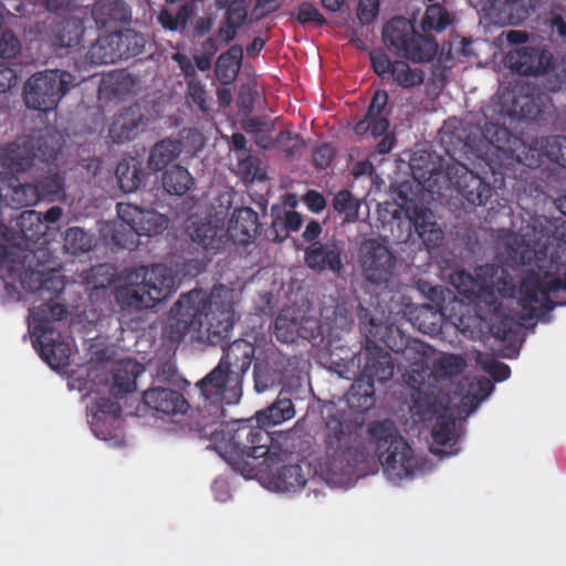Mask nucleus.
I'll return each mask as SVG.
<instances>
[{
    "mask_svg": "<svg viewBox=\"0 0 566 566\" xmlns=\"http://www.w3.org/2000/svg\"><path fill=\"white\" fill-rule=\"evenodd\" d=\"M137 233L126 224H115L112 230V242L122 249L133 250L137 245Z\"/></svg>",
    "mask_w": 566,
    "mask_h": 566,
    "instance_id": "56",
    "label": "nucleus"
},
{
    "mask_svg": "<svg viewBox=\"0 0 566 566\" xmlns=\"http://www.w3.org/2000/svg\"><path fill=\"white\" fill-rule=\"evenodd\" d=\"M384 46L370 50L369 59L374 72L385 77L390 75L392 81L402 88L420 86L424 82V72L418 67H411L406 61H390Z\"/></svg>",
    "mask_w": 566,
    "mask_h": 566,
    "instance_id": "15",
    "label": "nucleus"
},
{
    "mask_svg": "<svg viewBox=\"0 0 566 566\" xmlns=\"http://www.w3.org/2000/svg\"><path fill=\"white\" fill-rule=\"evenodd\" d=\"M223 22L217 35H237L249 20L248 0H232L224 8Z\"/></svg>",
    "mask_w": 566,
    "mask_h": 566,
    "instance_id": "37",
    "label": "nucleus"
},
{
    "mask_svg": "<svg viewBox=\"0 0 566 566\" xmlns=\"http://www.w3.org/2000/svg\"><path fill=\"white\" fill-rule=\"evenodd\" d=\"M115 174L119 188L124 192L137 190L145 177L140 163L134 157L122 159L117 164Z\"/></svg>",
    "mask_w": 566,
    "mask_h": 566,
    "instance_id": "38",
    "label": "nucleus"
},
{
    "mask_svg": "<svg viewBox=\"0 0 566 566\" xmlns=\"http://www.w3.org/2000/svg\"><path fill=\"white\" fill-rule=\"evenodd\" d=\"M232 298V291L222 285L209 295L196 289L182 294L170 310L164 339L178 344L189 331H195L198 339L222 346L234 324Z\"/></svg>",
    "mask_w": 566,
    "mask_h": 566,
    "instance_id": "2",
    "label": "nucleus"
},
{
    "mask_svg": "<svg viewBox=\"0 0 566 566\" xmlns=\"http://www.w3.org/2000/svg\"><path fill=\"white\" fill-rule=\"evenodd\" d=\"M437 38H381L384 48L397 57L416 64L429 63L437 55Z\"/></svg>",
    "mask_w": 566,
    "mask_h": 566,
    "instance_id": "17",
    "label": "nucleus"
},
{
    "mask_svg": "<svg viewBox=\"0 0 566 566\" xmlns=\"http://www.w3.org/2000/svg\"><path fill=\"white\" fill-rule=\"evenodd\" d=\"M394 253L376 239L365 240L359 248V264L365 279L374 284L388 283L395 268Z\"/></svg>",
    "mask_w": 566,
    "mask_h": 566,
    "instance_id": "14",
    "label": "nucleus"
},
{
    "mask_svg": "<svg viewBox=\"0 0 566 566\" xmlns=\"http://www.w3.org/2000/svg\"><path fill=\"white\" fill-rule=\"evenodd\" d=\"M473 392L463 396L461 403L463 407H469L470 410L475 409L479 403L484 400L492 391L493 384L485 377H480L474 384L471 385Z\"/></svg>",
    "mask_w": 566,
    "mask_h": 566,
    "instance_id": "53",
    "label": "nucleus"
},
{
    "mask_svg": "<svg viewBox=\"0 0 566 566\" xmlns=\"http://www.w3.org/2000/svg\"><path fill=\"white\" fill-rule=\"evenodd\" d=\"M51 258L48 249L27 251L0 243V270H6L12 277L18 276L22 287L29 292H36L43 287L45 273L53 269Z\"/></svg>",
    "mask_w": 566,
    "mask_h": 566,
    "instance_id": "9",
    "label": "nucleus"
},
{
    "mask_svg": "<svg viewBox=\"0 0 566 566\" xmlns=\"http://www.w3.org/2000/svg\"><path fill=\"white\" fill-rule=\"evenodd\" d=\"M201 438L211 442L217 451L235 471L251 472L248 459L264 458L269 469L283 462L287 451L274 442L271 433L261 424L252 426L248 421L226 423L222 419L217 423H199L197 428Z\"/></svg>",
    "mask_w": 566,
    "mask_h": 566,
    "instance_id": "3",
    "label": "nucleus"
},
{
    "mask_svg": "<svg viewBox=\"0 0 566 566\" xmlns=\"http://www.w3.org/2000/svg\"><path fill=\"white\" fill-rule=\"evenodd\" d=\"M365 345L361 349L358 363L360 374L373 381L384 384L392 378L395 365L391 355L380 345H385L394 353L415 350L422 355L427 353L424 343L417 339H405L398 327L377 324L371 317L368 324H364Z\"/></svg>",
    "mask_w": 566,
    "mask_h": 566,
    "instance_id": "4",
    "label": "nucleus"
},
{
    "mask_svg": "<svg viewBox=\"0 0 566 566\" xmlns=\"http://www.w3.org/2000/svg\"><path fill=\"white\" fill-rule=\"evenodd\" d=\"M380 1L379 0H358L356 15L363 25L374 23L379 14Z\"/></svg>",
    "mask_w": 566,
    "mask_h": 566,
    "instance_id": "58",
    "label": "nucleus"
},
{
    "mask_svg": "<svg viewBox=\"0 0 566 566\" xmlns=\"http://www.w3.org/2000/svg\"><path fill=\"white\" fill-rule=\"evenodd\" d=\"M259 214L250 207H241L232 212L226 230L228 240L237 244H249L261 233Z\"/></svg>",
    "mask_w": 566,
    "mask_h": 566,
    "instance_id": "23",
    "label": "nucleus"
},
{
    "mask_svg": "<svg viewBox=\"0 0 566 566\" xmlns=\"http://www.w3.org/2000/svg\"><path fill=\"white\" fill-rule=\"evenodd\" d=\"M455 416L454 413L444 408L436 419L434 427L432 429V438L437 444L447 447L453 446L455 440Z\"/></svg>",
    "mask_w": 566,
    "mask_h": 566,
    "instance_id": "43",
    "label": "nucleus"
},
{
    "mask_svg": "<svg viewBox=\"0 0 566 566\" xmlns=\"http://www.w3.org/2000/svg\"><path fill=\"white\" fill-rule=\"evenodd\" d=\"M91 237L81 228L72 227L66 230L64 235V249L73 254L80 255L91 250Z\"/></svg>",
    "mask_w": 566,
    "mask_h": 566,
    "instance_id": "50",
    "label": "nucleus"
},
{
    "mask_svg": "<svg viewBox=\"0 0 566 566\" xmlns=\"http://www.w3.org/2000/svg\"><path fill=\"white\" fill-rule=\"evenodd\" d=\"M117 216L122 224L129 226L134 230L136 222L143 214L142 208L129 202H118L116 206Z\"/></svg>",
    "mask_w": 566,
    "mask_h": 566,
    "instance_id": "60",
    "label": "nucleus"
},
{
    "mask_svg": "<svg viewBox=\"0 0 566 566\" xmlns=\"http://www.w3.org/2000/svg\"><path fill=\"white\" fill-rule=\"evenodd\" d=\"M515 323L512 318L505 316V317H497L496 321H494L491 324V332L493 335L501 340L511 339L512 336L515 334Z\"/></svg>",
    "mask_w": 566,
    "mask_h": 566,
    "instance_id": "64",
    "label": "nucleus"
},
{
    "mask_svg": "<svg viewBox=\"0 0 566 566\" xmlns=\"http://www.w3.org/2000/svg\"><path fill=\"white\" fill-rule=\"evenodd\" d=\"M184 148L178 138L166 137L157 142L150 149L147 165L153 171H160L176 160Z\"/></svg>",
    "mask_w": 566,
    "mask_h": 566,
    "instance_id": "34",
    "label": "nucleus"
},
{
    "mask_svg": "<svg viewBox=\"0 0 566 566\" xmlns=\"http://www.w3.org/2000/svg\"><path fill=\"white\" fill-rule=\"evenodd\" d=\"M242 382L232 378V374L221 365H217L209 374L197 382L201 403L198 406L199 423H217L224 418V403H231L241 396Z\"/></svg>",
    "mask_w": 566,
    "mask_h": 566,
    "instance_id": "8",
    "label": "nucleus"
},
{
    "mask_svg": "<svg viewBox=\"0 0 566 566\" xmlns=\"http://www.w3.org/2000/svg\"><path fill=\"white\" fill-rule=\"evenodd\" d=\"M143 366L133 359L119 360L113 370V381L109 392L115 398H123L126 394L136 389L137 377L142 374Z\"/></svg>",
    "mask_w": 566,
    "mask_h": 566,
    "instance_id": "29",
    "label": "nucleus"
},
{
    "mask_svg": "<svg viewBox=\"0 0 566 566\" xmlns=\"http://www.w3.org/2000/svg\"><path fill=\"white\" fill-rule=\"evenodd\" d=\"M381 35H422L416 30L415 21L402 15H396L388 20Z\"/></svg>",
    "mask_w": 566,
    "mask_h": 566,
    "instance_id": "54",
    "label": "nucleus"
},
{
    "mask_svg": "<svg viewBox=\"0 0 566 566\" xmlns=\"http://www.w3.org/2000/svg\"><path fill=\"white\" fill-rule=\"evenodd\" d=\"M298 318L290 310H284L275 318L274 334L281 343L290 344L297 339Z\"/></svg>",
    "mask_w": 566,
    "mask_h": 566,
    "instance_id": "46",
    "label": "nucleus"
},
{
    "mask_svg": "<svg viewBox=\"0 0 566 566\" xmlns=\"http://www.w3.org/2000/svg\"><path fill=\"white\" fill-rule=\"evenodd\" d=\"M187 96L201 112L209 111V106L207 103V92L203 84L200 81L196 78H190L187 82Z\"/></svg>",
    "mask_w": 566,
    "mask_h": 566,
    "instance_id": "59",
    "label": "nucleus"
},
{
    "mask_svg": "<svg viewBox=\"0 0 566 566\" xmlns=\"http://www.w3.org/2000/svg\"><path fill=\"white\" fill-rule=\"evenodd\" d=\"M53 138L46 136H22L1 149L2 165L13 172H25L36 161H54L59 149L51 145Z\"/></svg>",
    "mask_w": 566,
    "mask_h": 566,
    "instance_id": "12",
    "label": "nucleus"
},
{
    "mask_svg": "<svg viewBox=\"0 0 566 566\" xmlns=\"http://www.w3.org/2000/svg\"><path fill=\"white\" fill-rule=\"evenodd\" d=\"M134 40L136 45L139 44L138 40L145 45L146 38H96V41L91 45L88 50V56L94 64H113L118 60L128 59L132 55H136L139 52H129V49L122 51L120 44L129 45Z\"/></svg>",
    "mask_w": 566,
    "mask_h": 566,
    "instance_id": "27",
    "label": "nucleus"
},
{
    "mask_svg": "<svg viewBox=\"0 0 566 566\" xmlns=\"http://www.w3.org/2000/svg\"><path fill=\"white\" fill-rule=\"evenodd\" d=\"M367 433L389 480L400 481L412 478L421 469V460L415 455L412 448L400 434L392 420L369 422Z\"/></svg>",
    "mask_w": 566,
    "mask_h": 566,
    "instance_id": "5",
    "label": "nucleus"
},
{
    "mask_svg": "<svg viewBox=\"0 0 566 566\" xmlns=\"http://www.w3.org/2000/svg\"><path fill=\"white\" fill-rule=\"evenodd\" d=\"M143 402L149 409L165 416L184 415L190 407L180 391L166 387H150L145 390Z\"/></svg>",
    "mask_w": 566,
    "mask_h": 566,
    "instance_id": "21",
    "label": "nucleus"
},
{
    "mask_svg": "<svg viewBox=\"0 0 566 566\" xmlns=\"http://www.w3.org/2000/svg\"><path fill=\"white\" fill-rule=\"evenodd\" d=\"M518 304L532 319L566 304V273L563 277L543 280L536 272L528 273L518 287Z\"/></svg>",
    "mask_w": 566,
    "mask_h": 566,
    "instance_id": "10",
    "label": "nucleus"
},
{
    "mask_svg": "<svg viewBox=\"0 0 566 566\" xmlns=\"http://www.w3.org/2000/svg\"><path fill=\"white\" fill-rule=\"evenodd\" d=\"M242 57L243 50L239 45L231 46L218 57L214 74L222 85H228L235 81L241 67Z\"/></svg>",
    "mask_w": 566,
    "mask_h": 566,
    "instance_id": "36",
    "label": "nucleus"
},
{
    "mask_svg": "<svg viewBox=\"0 0 566 566\" xmlns=\"http://www.w3.org/2000/svg\"><path fill=\"white\" fill-rule=\"evenodd\" d=\"M295 409L289 390H281L275 401L256 412V422L262 428L280 424L294 417Z\"/></svg>",
    "mask_w": 566,
    "mask_h": 566,
    "instance_id": "30",
    "label": "nucleus"
},
{
    "mask_svg": "<svg viewBox=\"0 0 566 566\" xmlns=\"http://www.w3.org/2000/svg\"><path fill=\"white\" fill-rule=\"evenodd\" d=\"M41 212L35 210H25L20 214L18 226L23 238L36 242L45 235L48 226L41 222Z\"/></svg>",
    "mask_w": 566,
    "mask_h": 566,
    "instance_id": "44",
    "label": "nucleus"
},
{
    "mask_svg": "<svg viewBox=\"0 0 566 566\" xmlns=\"http://www.w3.org/2000/svg\"><path fill=\"white\" fill-rule=\"evenodd\" d=\"M237 169L243 180L253 181L260 171L259 161L255 157L248 154L244 157L238 158Z\"/></svg>",
    "mask_w": 566,
    "mask_h": 566,
    "instance_id": "62",
    "label": "nucleus"
},
{
    "mask_svg": "<svg viewBox=\"0 0 566 566\" xmlns=\"http://www.w3.org/2000/svg\"><path fill=\"white\" fill-rule=\"evenodd\" d=\"M405 216L408 224L405 241L416 235L428 249L440 245L443 233L429 208L415 203L412 207H407Z\"/></svg>",
    "mask_w": 566,
    "mask_h": 566,
    "instance_id": "16",
    "label": "nucleus"
},
{
    "mask_svg": "<svg viewBox=\"0 0 566 566\" xmlns=\"http://www.w3.org/2000/svg\"><path fill=\"white\" fill-rule=\"evenodd\" d=\"M168 227V219L153 210H143V214L134 228L137 235L151 237L164 232Z\"/></svg>",
    "mask_w": 566,
    "mask_h": 566,
    "instance_id": "47",
    "label": "nucleus"
},
{
    "mask_svg": "<svg viewBox=\"0 0 566 566\" xmlns=\"http://www.w3.org/2000/svg\"><path fill=\"white\" fill-rule=\"evenodd\" d=\"M251 20H261L280 8V0H248Z\"/></svg>",
    "mask_w": 566,
    "mask_h": 566,
    "instance_id": "63",
    "label": "nucleus"
},
{
    "mask_svg": "<svg viewBox=\"0 0 566 566\" xmlns=\"http://www.w3.org/2000/svg\"><path fill=\"white\" fill-rule=\"evenodd\" d=\"M21 42L20 38H0V57L2 59H18V63H35L40 57H31L23 60L21 56Z\"/></svg>",
    "mask_w": 566,
    "mask_h": 566,
    "instance_id": "57",
    "label": "nucleus"
},
{
    "mask_svg": "<svg viewBox=\"0 0 566 566\" xmlns=\"http://www.w3.org/2000/svg\"><path fill=\"white\" fill-rule=\"evenodd\" d=\"M343 248L337 240L314 241L304 250L306 266L315 273L331 272L340 275L343 271Z\"/></svg>",
    "mask_w": 566,
    "mask_h": 566,
    "instance_id": "18",
    "label": "nucleus"
},
{
    "mask_svg": "<svg viewBox=\"0 0 566 566\" xmlns=\"http://www.w3.org/2000/svg\"><path fill=\"white\" fill-rule=\"evenodd\" d=\"M502 112L513 119L536 122L544 109L539 96L512 91L502 96Z\"/></svg>",
    "mask_w": 566,
    "mask_h": 566,
    "instance_id": "25",
    "label": "nucleus"
},
{
    "mask_svg": "<svg viewBox=\"0 0 566 566\" xmlns=\"http://www.w3.org/2000/svg\"><path fill=\"white\" fill-rule=\"evenodd\" d=\"M360 201L347 189L338 191L333 199V208L345 216V221L355 222L358 219Z\"/></svg>",
    "mask_w": 566,
    "mask_h": 566,
    "instance_id": "48",
    "label": "nucleus"
},
{
    "mask_svg": "<svg viewBox=\"0 0 566 566\" xmlns=\"http://www.w3.org/2000/svg\"><path fill=\"white\" fill-rule=\"evenodd\" d=\"M190 237L206 250H219L228 241L226 230L211 221L193 223Z\"/></svg>",
    "mask_w": 566,
    "mask_h": 566,
    "instance_id": "35",
    "label": "nucleus"
},
{
    "mask_svg": "<svg viewBox=\"0 0 566 566\" xmlns=\"http://www.w3.org/2000/svg\"><path fill=\"white\" fill-rule=\"evenodd\" d=\"M148 118L139 103L126 107L109 126V137L116 144L136 138L146 127Z\"/></svg>",
    "mask_w": 566,
    "mask_h": 566,
    "instance_id": "20",
    "label": "nucleus"
},
{
    "mask_svg": "<svg viewBox=\"0 0 566 566\" xmlns=\"http://www.w3.org/2000/svg\"><path fill=\"white\" fill-rule=\"evenodd\" d=\"M33 347L39 349L41 358L53 368H63L70 365L71 347L62 338L60 332L32 334Z\"/></svg>",
    "mask_w": 566,
    "mask_h": 566,
    "instance_id": "22",
    "label": "nucleus"
},
{
    "mask_svg": "<svg viewBox=\"0 0 566 566\" xmlns=\"http://www.w3.org/2000/svg\"><path fill=\"white\" fill-rule=\"evenodd\" d=\"M284 364L282 355L273 348L256 356L253 368L254 387L263 392L282 380Z\"/></svg>",
    "mask_w": 566,
    "mask_h": 566,
    "instance_id": "24",
    "label": "nucleus"
},
{
    "mask_svg": "<svg viewBox=\"0 0 566 566\" xmlns=\"http://www.w3.org/2000/svg\"><path fill=\"white\" fill-rule=\"evenodd\" d=\"M537 28L543 33L549 35H566V20L564 9L560 6L553 7L551 10L539 13L537 17Z\"/></svg>",
    "mask_w": 566,
    "mask_h": 566,
    "instance_id": "45",
    "label": "nucleus"
},
{
    "mask_svg": "<svg viewBox=\"0 0 566 566\" xmlns=\"http://www.w3.org/2000/svg\"><path fill=\"white\" fill-rule=\"evenodd\" d=\"M536 0H494L492 18L501 24H518L535 10Z\"/></svg>",
    "mask_w": 566,
    "mask_h": 566,
    "instance_id": "28",
    "label": "nucleus"
},
{
    "mask_svg": "<svg viewBox=\"0 0 566 566\" xmlns=\"http://www.w3.org/2000/svg\"><path fill=\"white\" fill-rule=\"evenodd\" d=\"M451 23L449 12L441 6H430L422 19L421 28L427 34L432 31L442 32Z\"/></svg>",
    "mask_w": 566,
    "mask_h": 566,
    "instance_id": "49",
    "label": "nucleus"
},
{
    "mask_svg": "<svg viewBox=\"0 0 566 566\" xmlns=\"http://www.w3.org/2000/svg\"><path fill=\"white\" fill-rule=\"evenodd\" d=\"M66 307L57 302L50 301L35 307L30 314L32 334L57 332L53 323L66 317Z\"/></svg>",
    "mask_w": 566,
    "mask_h": 566,
    "instance_id": "31",
    "label": "nucleus"
},
{
    "mask_svg": "<svg viewBox=\"0 0 566 566\" xmlns=\"http://www.w3.org/2000/svg\"><path fill=\"white\" fill-rule=\"evenodd\" d=\"M270 482L279 492H291L303 489L307 482L305 474L298 464H289L282 467L276 473H273Z\"/></svg>",
    "mask_w": 566,
    "mask_h": 566,
    "instance_id": "39",
    "label": "nucleus"
},
{
    "mask_svg": "<svg viewBox=\"0 0 566 566\" xmlns=\"http://www.w3.org/2000/svg\"><path fill=\"white\" fill-rule=\"evenodd\" d=\"M255 346L245 339H237L223 349L219 361L226 370L232 374L234 380L243 381V377L255 361Z\"/></svg>",
    "mask_w": 566,
    "mask_h": 566,
    "instance_id": "26",
    "label": "nucleus"
},
{
    "mask_svg": "<svg viewBox=\"0 0 566 566\" xmlns=\"http://www.w3.org/2000/svg\"><path fill=\"white\" fill-rule=\"evenodd\" d=\"M446 176L450 185L474 207L485 206L493 195V187L460 161L448 164Z\"/></svg>",
    "mask_w": 566,
    "mask_h": 566,
    "instance_id": "13",
    "label": "nucleus"
},
{
    "mask_svg": "<svg viewBox=\"0 0 566 566\" xmlns=\"http://www.w3.org/2000/svg\"><path fill=\"white\" fill-rule=\"evenodd\" d=\"M326 454L335 469L350 472L369 462L370 453L363 446L353 422L332 416L326 420Z\"/></svg>",
    "mask_w": 566,
    "mask_h": 566,
    "instance_id": "7",
    "label": "nucleus"
},
{
    "mask_svg": "<svg viewBox=\"0 0 566 566\" xmlns=\"http://www.w3.org/2000/svg\"><path fill=\"white\" fill-rule=\"evenodd\" d=\"M44 175L35 180L41 200L61 201L65 197V177L53 161L44 164Z\"/></svg>",
    "mask_w": 566,
    "mask_h": 566,
    "instance_id": "32",
    "label": "nucleus"
},
{
    "mask_svg": "<svg viewBox=\"0 0 566 566\" xmlns=\"http://www.w3.org/2000/svg\"><path fill=\"white\" fill-rule=\"evenodd\" d=\"M274 146L282 150L287 158H294L304 146V140L298 134L290 130H280L275 136Z\"/></svg>",
    "mask_w": 566,
    "mask_h": 566,
    "instance_id": "52",
    "label": "nucleus"
},
{
    "mask_svg": "<svg viewBox=\"0 0 566 566\" xmlns=\"http://www.w3.org/2000/svg\"><path fill=\"white\" fill-rule=\"evenodd\" d=\"M164 190L171 196H184L195 185V179L187 168L175 165L161 177Z\"/></svg>",
    "mask_w": 566,
    "mask_h": 566,
    "instance_id": "40",
    "label": "nucleus"
},
{
    "mask_svg": "<svg viewBox=\"0 0 566 566\" xmlns=\"http://www.w3.org/2000/svg\"><path fill=\"white\" fill-rule=\"evenodd\" d=\"M83 38H30L29 46L51 51L49 57H64L75 50Z\"/></svg>",
    "mask_w": 566,
    "mask_h": 566,
    "instance_id": "42",
    "label": "nucleus"
},
{
    "mask_svg": "<svg viewBox=\"0 0 566 566\" xmlns=\"http://www.w3.org/2000/svg\"><path fill=\"white\" fill-rule=\"evenodd\" d=\"M374 395L375 381L359 374L347 392V402L352 408L366 410L373 406Z\"/></svg>",
    "mask_w": 566,
    "mask_h": 566,
    "instance_id": "41",
    "label": "nucleus"
},
{
    "mask_svg": "<svg viewBox=\"0 0 566 566\" xmlns=\"http://www.w3.org/2000/svg\"><path fill=\"white\" fill-rule=\"evenodd\" d=\"M465 367V360L454 354H444L433 361V369L440 377L451 378L459 376Z\"/></svg>",
    "mask_w": 566,
    "mask_h": 566,
    "instance_id": "51",
    "label": "nucleus"
},
{
    "mask_svg": "<svg viewBox=\"0 0 566 566\" xmlns=\"http://www.w3.org/2000/svg\"><path fill=\"white\" fill-rule=\"evenodd\" d=\"M476 136H467L464 147L484 163L493 176L501 180L515 174L516 166L537 168L547 158L566 168V136L539 137L532 145L513 135L505 126L485 123Z\"/></svg>",
    "mask_w": 566,
    "mask_h": 566,
    "instance_id": "1",
    "label": "nucleus"
},
{
    "mask_svg": "<svg viewBox=\"0 0 566 566\" xmlns=\"http://www.w3.org/2000/svg\"><path fill=\"white\" fill-rule=\"evenodd\" d=\"M12 200L21 207L38 203L41 198L35 181L12 186Z\"/></svg>",
    "mask_w": 566,
    "mask_h": 566,
    "instance_id": "55",
    "label": "nucleus"
},
{
    "mask_svg": "<svg viewBox=\"0 0 566 566\" xmlns=\"http://www.w3.org/2000/svg\"><path fill=\"white\" fill-rule=\"evenodd\" d=\"M130 277L142 280L119 286L115 296L123 307L135 310L153 308L167 300L176 291V277L165 264L140 265L135 268Z\"/></svg>",
    "mask_w": 566,
    "mask_h": 566,
    "instance_id": "6",
    "label": "nucleus"
},
{
    "mask_svg": "<svg viewBox=\"0 0 566 566\" xmlns=\"http://www.w3.org/2000/svg\"><path fill=\"white\" fill-rule=\"evenodd\" d=\"M92 17L104 35H124V28L130 22V10L124 0H96Z\"/></svg>",
    "mask_w": 566,
    "mask_h": 566,
    "instance_id": "19",
    "label": "nucleus"
},
{
    "mask_svg": "<svg viewBox=\"0 0 566 566\" xmlns=\"http://www.w3.org/2000/svg\"><path fill=\"white\" fill-rule=\"evenodd\" d=\"M482 369L488 373L495 381H504L511 375L509 365L494 358L481 360Z\"/></svg>",
    "mask_w": 566,
    "mask_h": 566,
    "instance_id": "61",
    "label": "nucleus"
},
{
    "mask_svg": "<svg viewBox=\"0 0 566 566\" xmlns=\"http://www.w3.org/2000/svg\"><path fill=\"white\" fill-rule=\"evenodd\" d=\"M75 80L70 72L60 70L33 74L24 86L25 105L44 113L54 109L70 88L75 86Z\"/></svg>",
    "mask_w": 566,
    "mask_h": 566,
    "instance_id": "11",
    "label": "nucleus"
},
{
    "mask_svg": "<svg viewBox=\"0 0 566 566\" xmlns=\"http://www.w3.org/2000/svg\"><path fill=\"white\" fill-rule=\"evenodd\" d=\"M421 378L418 380L412 374L407 375V384L411 387V407L410 411L412 416L418 417L419 420H427L433 413V397L429 392L430 386L423 381V376L418 374Z\"/></svg>",
    "mask_w": 566,
    "mask_h": 566,
    "instance_id": "33",
    "label": "nucleus"
}]
</instances>
